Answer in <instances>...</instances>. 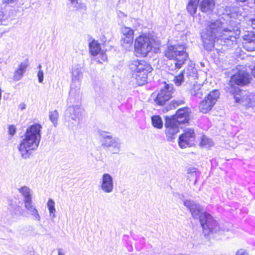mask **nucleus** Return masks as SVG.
Masks as SVG:
<instances>
[{
	"label": "nucleus",
	"mask_w": 255,
	"mask_h": 255,
	"mask_svg": "<svg viewBox=\"0 0 255 255\" xmlns=\"http://www.w3.org/2000/svg\"><path fill=\"white\" fill-rule=\"evenodd\" d=\"M241 9L238 7H227L226 18L207 21L206 28L201 34L203 45L206 50L212 49L217 38L227 44L236 42L240 30L239 22L234 19L241 20Z\"/></svg>",
	"instance_id": "obj_1"
},
{
	"label": "nucleus",
	"mask_w": 255,
	"mask_h": 255,
	"mask_svg": "<svg viewBox=\"0 0 255 255\" xmlns=\"http://www.w3.org/2000/svg\"><path fill=\"white\" fill-rule=\"evenodd\" d=\"M41 126L37 124L27 128L24 137L18 145V151L22 158H28L32 151L38 147L41 138Z\"/></svg>",
	"instance_id": "obj_2"
},
{
	"label": "nucleus",
	"mask_w": 255,
	"mask_h": 255,
	"mask_svg": "<svg viewBox=\"0 0 255 255\" xmlns=\"http://www.w3.org/2000/svg\"><path fill=\"white\" fill-rule=\"evenodd\" d=\"M182 46L174 45L168 46L164 51V56L169 60H172L173 64L169 66L171 71L180 69L188 58V54L184 51Z\"/></svg>",
	"instance_id": "obj_3"
},
{
	"label": "nucleus",
	"mask_w": 255,
	"mask_h": 255,
	"mask_svg": "<svg viewBox=\"0 0 255 255\" xmlns=\"http://www.w3.org/2000/svg\"><path fill=\"white\" fill-rule=\"evenodd\" d=\"M129 67L133 72L138 86H142L147 83L148 74L152 70V68L145 61L136 60L130 62Z\"/></svg>",
	"instance_id": "obj_4"
},
{
	"label": "nucleus",
	"mask_w": 255,
	"mask_h": 255,
	"mask_svg": "<svg viewBox=\"0 0 255 255\" xmlns=\"http://www.w3.org/2000/svg\"><path fill=\"white\" fill-rule=\"evenodd\" d=\"M157 45L152 37L141 35L137 37L135 40L134 50L137 54L145 57L151 50L152 48H156Z\"/></svg>",
	"instance_id": "obj_5"
},
{
	"label": "nucleus",
	"mask_w": 255,
	"mask_h": 255,
	"mask_svg": "<svg viewBox=\"0 0 255 255\" xmlns=\"http://www.w3.org/2000/svg\"><path fill=\"white\" fill-rule=\"evenodd\" d=\"M100 135L102 138V146L107 149L112 154H119L121 151L122 141L117 137H114L107 132L101 131Z\"/></svg>",
	"instance_id": "obj_6"
},
{
	"label": "nucleus",
	"mask_w": 255,
	"mask_h": 255,
	"mask_svg": "<svg viewBox=\"0 0 255 255\" xmlns=\"http://www.w3.org/2000/svg\"><path fill=\"white\" fill-rule=\"evenodd\" d=\"M229 93L234 96L235 102L243 106L250 108L255 106V94H248L242 91L239 87H231Z\"/></svg>",
	"instance_id": "obj_7"
},
{
	"label": "nucleus",
	"mask_w": 255,
	"mask_h": 255,
	"mask_svg": "<svg viewBox=\"0 0 255 255\" xmlns=\"http://www.w3.org/2000/svg\"><path fill=\"white\" fill-rule=\"evenodd\" d=\"M204 222L202 223L201 225L205 235H209L210 233H216L220 232L221 230L223 231H228L230 227V224L227 223L221 227V225L218 224L210 214L205 219Z\"/></svg>",
	"instance_id": "obj_8"
},
{
	"label": "nucleus",
	"mask_w": 255,
	"mask_h": 255,
	"mask_svg": "<svg viewBox=\"0 0 255 255\" xmlns=\"http://www.w3.org/2000/svg\"><path fill=\"white\" fill-rule=\"evenodd\" d=\"M183 204L189 209L194 219H199L200 224L202 223H204V220L208 218L209 214L204 211L199 204L190 200H184Z\"/></svg>",
	"instance_id": "obj_9"
},
{
	"label": "nucleus",
	"mask_w": 255,
	"mask_h": 255,
	"mask_svg": "<svg viewBox=\"0 0 255 255\" xmlns=\"http://www.w3.org/2000/svg\"><path fill=\"white\" fill-rule=\"evenodd\" d=\"M220 93L218 90H213L202 101L199 106L201 112L206 114L210 111L219 98Z\"/></svg>",
	"instance_id": "obj_10"
},
{
	"label": "nucleus",
	"mask_w": 255,
	"mask_h": 255,
	"mask_svg": "<svg viewBox=\"0 0 255 255\" xmlns=\"http://www.w3.org/2000/svg\"><path fill=\"white\" fill-rule=\"evenodd\" d=\"M250 80V75L245 71H240L234 75L231 78L229 86L227 87V92L229 93V89L231 87H238L235 84L239 86H244L249 83Z\"/></svg>",
	"instance_id": "obj_11"
},
{
	"label": "nucleus",
	"mask_w": 255,
	"mask_h": 255,
	"mask_svg": "<svg viewBox=\"0 0 255 255\" xmlns=\"http://www.w3.org/2000/svg\"><path fill=\"white\" fill-rule=\"evenodd\" d=\"M72 81L69 94L71 97H79L80 96V88L79 80L82 77V72L78 68H75L72 71Z\"/></svg>",
	"instance_id": "obj_12"
},
{
	"label": "nucleus",
	"mask_w": 255,
	"mask_h": 255,
	"mask_svg": "<svg viewBox=\"0 0 255 255\" xmlns=\"http://www.w3.org/2000/svg\"><path fill=\"white\" fill-rule=\"evenodd\" d=\"M121 32L122 33L121 39V45L126 49L130 48L133 43V30L130 27L125 26L121 28Z\"/></svg>",
	"instance_id": "obj_13"
},
{
	"label": "nucleus",
	"mask_w": 255,
	"mask_h": 255,
	"mask_svg": "<svg viewBox=\"0 0 255 255\" xmlns=\"http://www.w3.org/2000/svg\"><path fill=\"white\" fill-rule=\"evenodd\" d=\"M165 133L167 140L172 141L176 137L177 133L179 132V124L175 119H167L165 123Z\"/></svg>",
	"instance_id": "obj_14"
},
{
	"label": "nucleus",
	"mask_w": 255,
	"mask_h": 255,
	"mask_svg": "<svg viewBox=\"0 0 255 255\" xmlns=\"http://www.w3.org/2000/svg\"><path fill=\"white\" fill-rule=\"evenodd\" d=\"M83 111V109L79 105L70 106L65 112V120L67 122H70L71 120L75 122L79 121Z\"/></svg>",
	"instance_id": "obj_15"
},
{
	"label": "nucleus",
	"mask_w": 255,
	"mask_h": 255,
	"mask_svg": "<svg viewBox=\"0 0 255 255\" xmlns=\"http://www.w3.org/2000/svg\"><path fill=\"white\" fill-rule=\"evenodd\" d=\"M100 188L105 193L109 194L113 192L114 183L113 177L109 173H104L99 182Z\"/></svg>",
	"instance_id": "obj_16"
},
{
	"label": "nucleus",
	"mask_w": 255,
	"mask_h": 255,
	"mask_svg": "<svg viewBox=\"0 0 255 255\" xmlns=\"http://www.w3.org/2000/svg\"><path fill=\"white\" fill-rule=\"evenodd\" d=\"M194 140V130L192 129H187L185 130L184 133L179 136L178 144L181 148H184L193 145Z\"/></svg>",
	"instance_id": "obj_17"
},
{
	"label": "nucleus",
	"mask_w": 255,
	"mask_h": 255,
	"mask_svg": "<svg viewBox=\"0 0 255 255\" xmlns=\"http://www.w3.org/2000/svg\"><path fill=\"white\" fill-rule=\"evenodd\" d=\"M172 89V88L168 85L165 86L164 88L161 89L157 94L154 100L156 104L161 106L168 101L171 97Z\"/></svg>",
	"instance_id": "obj_18"
},
{
	"label": "nucleus",
	"mask_w": 255,
	"mask_h": 255,
	"mask_svg": "<svg viewBox=\"0 0 255 255\" xmlns=\"http://www.w3.org/2000/svg\"><path fill=\"white\" fill-rule=\"evenodd\" d=\"M243 45L245 49L249 51L255 50V34L250 33L243 36Z\"/></svg>",
	"instance_id": "obj_19"
},
{
	"label": "nucleus",
	"mask_w": 255,
	"mask_h": 255,
	"mask_svg": "<svg viewBox=\"0 0 255 255\" xmlns=\"http://www.w3.org/2000/svg\"><path fill=\"white\" fill-rule=\"evenodd\" d=\"M189 109L188 108H184L179 109L175 116L171 119H175L177 124L184 123L188 121L189 116Z\"/></svg>",
	"instance_id": "obj_20"
},
{
	"label": "nucleus",
	"mask_w": 255,
	"mask_h": 255,
	"mask_svg": "<svg viewBox=\"0 0 255 255\" xmlns=\"http://www.w3.org/2000/svg\"><path fill=\"white\" fill-rule=\"evenodd\" d=\"M18 192L23 197V202L25 205L32 202V190L27 186H23L18 189Z\"/></svg>",
	"instance_id": "obj_21"
},
{
	"label": "nucleus",
	"mask_w": 255,
	"mask_h": 255,
	"mask_svg": "<svg viewBox=\"0 0 255 255\" xmlns=\"http://www.w3.org/2000/svg\"><path fill=\"white\" fill-rule=\"evenodd\" d=\"M28 66V64L27 61L21 62L19 64L18 68L15 70L14 73L13 80L14 81H19L22 78L23 74L26 72Z\"/></svg>",
	"instance_id": "obj_22"
},
{
	"label": "nucleus",
	"mask_w": 255,
	"mask_h": 255,
	"mask_svg": "<svg viewBox=\"0 0 255 255\" xmlns=\"http://www.w3.org/2000/svg\"><path fill=\"white\" fill-rule=\"evenodd\" d=\"M25 208L28 210L32 219L39 222L41 220V216L36 207L32 204V202L24 205Z\"/></svg>",
	"instance_id": "obj_23"
},
{
	"label": "nucleus",
	"mask_w": 255,
	"mask_h": 255,
	"mask_svg": "<svg viewBox=\"0 0 255 255\" xmlns=\"http://www.w3.org/2000/svg\"><path fill=\"white\" fill-rule=\"evenodd\" d=\"M89 49L91 55L94 56L99 54L102 51L100 44L95 40L89 43Z\"/></svg>",
	"instance_id": "obj_24"
},
{
	"label": "nucleus",
	"mask_w": 255,
	"mask_h": 255,
	"mask_svg": "<svg viewBox=\"0 0 255 255\" xmlns=\"http://www.w3.org/2000/svg\"><path fill=\"white\" fill-rule=\"evenodd\" d=\"M214 6L215 2L214 0H202L200 4L201 11L204 12L212 11Z\"/></svg>",
	"instance_id": "obj_25"
},
{
	"label": "nucleus",
	"mask_w": 255,
	"mask_h": 255,
	"mask_svg": "<svg viewBox=\"0 0 255 255\" xmlns=\"http://www.w3.org/2000/svg\"><path fill=\"white\" fill-rule=\"evenodd\" d=\"M202 85L194 84L190 90L191 95L195 98H201L203 96Z\"/></svg>",
	"instance_id": "obj_26"
},
{
	"label": "nucleus",
	"mask_w": 255,
	"mask_h": 255,
	"mask_svg": "<svg viewBox=\"0 0 255 255\" xmlns=\"http://www.w3.org/2000/svg\"><path fill=\"white\" fill-rule=\"evenodd\" d=\"M55 203L52 198H49L47 203V207L49 212V217L52 219L56 217Z\"/></svg>",
	"instance_id": "obj_27"
},
{
	"label": "nucleus",
	"mask_w": 255,
	"mask_h": 255,
	"mask_svg": "<svg viewBox=\"0 0 255 255\" xmlns=\"http://www.w3.org/2000/svg\"><path fill=\"white\" fill-rule=\"evenodd\" d=\"M199 0H190L187 7L188 11L191 14H194L197 10Z\"/></svg>",
	"instance_id": "obj_28"
},
{
	"label": "nucleus",
	"mask_w": 255,
	"mask_h": 255,
	"mask_svg": "<svg viewBox=\"0 0 255 255\" xmlns=\"http://www.w3.org/2000/svg\"><path fill=\"white\" fill-rule=\"evenodd\" d=\"M152 126L157 128H161L163 127L162 121L159 116H153L151 117Z\"/></svg>",
	"instance_id": "obj_29"
},
{
	"label": "nucleus",
	"mask_w": 255,
	"mask_h": 255,
	"mask_svg": "<svg viewBox=\"0 0 255 255\" xmlns=\"http://www.w3.org/2000/svg\"><path fill=\"white\" fill-rule=\"evenodd\" d=\"M200 145L202 147H209L213 145V142L211 139L208 138L204 135L201 137Z\"/></svg>",
	"instance_id": "obj_30"
},
{
	"label": "nucleus",
	"mask_w": 255,
	"mask_h": 255,
	"mask_svg": "<svg viewBox=\"0 0 255 255\" xmlns=\"http://www.w3.org/2000/svg\"><path fill=\"white\" fill-rule=\"evenodd\" d=\"M49 119L55 127H56L58 124L59 114L57 110L51 111L49 114Z\"/></svg>",
	"instance_id": "obj_31"
},
{
	"label": "nucleus",
	"mask_w": 255,
	"mask_h": 255,
	"mask_svg": "<svg viewBox=\"0 0 255 255\" xmlns=\"http://www.w3.org/2000/svg\"><path fill=\"white\" fill-rule=\"evenodd\" d=\"M184 81V72L181 71L178 75L174 77L173 81L174 83L177 86H181Z\"/></svg>",
	"instance_id": "obj_32"
},
{
	"label": "nucleus",
	"mask_w": 255,
	"mask_h": 255,
	"mask_svg": "<svg viewBox=\"0 0 255 255\" xmlns=\"http://www.w3.org/2000/svg\"><path fill=\"white\" fill-rule=\"evenodd\" d=\"M71 4L77 9L81 8L84 10H86V7L84 4L79 3V1L80 0H68Z\"/></svg>",
	"instance_id": "obj_33"
},
{
	"label": "nucleus",
	"mask_w": 255,
	"mask_h": 255,
	"mask_svg": "<svg viewBox=\"0 0 255 255\" xmlns=\"http://www.w3.org/2000/svg\"><path fill=\"white\" fill-rule=\"evenodd\" d=\"M18 0H2L3 3L11 7H14L17 5Z\"/></svg>",
	"instance_id": "obj_34"
},
{
	"label": "nucleus",
	"mask_w": 255,
	"mask_h": 255,
	"mask_svg": "<svg viewBox=\"0 0 255 255\" xmlns=\"http://www.w3.org/2000/svg\"><path fill=\"white\" fill-rule=\"evenodd\" d=\"M7 19V16L4 11L0 9V24H5L6 20Z\"/></svg>",
	"instance_id": "obj_35"
},
{
	"label": "nucleus",
	"mask_w": 255,
	"mask_h": 255,
	"mask_svg": "<svg viewBox=\"0 0 255 255\" xmlns=\"http://www.w3.org/2000/svg\"><path fill=\"white\" fill-rule=\"evenodd\" d=\"M184 104V101L178 100H173L172 101L170 106L171 108H175L177 106L183 104Z\"/></svg>",
	"instance_id": "obj_36"
},
{
	"label": "nucleus",
	"mask_w": 255,
	"mask_h": 255,
	"mask_svg": "<svg viewBox=\"0 0 255 255\" xmlns=\"http://www.w3.org/2000/svg\"><path fill=\"white\" fill-rule=\"evenodd\" d=\"M197 169L194 167H190L187 170V173L188 175H193V177H196Z\"/></svg>",
	"instance_id": "obj_37"
},
{
	"label": "nucleus",
	"mask_w": 255,
	"mask_h": 255,
	"mask_svg": "<svg viewBox=\"0 0 255 255\" xmlns=\"http://www.w3.org/2000/svg\"><path fill=\"white\" fill-rule=\"evenodd\" d=\"M37 77L38 78V82L42 83L43 81L44 74L42 70H39L37 73Z\"/></svg>",
	"instance_id": "obj_38"
},
{
	"label": "nucleus",
	"mask_w": 255,
	"mask_h": 255,
	"mask_svg": "<svg viewBox=\"0 0 255 255\" xmlns=\"http://www.w3.org/2000/svg\"><path fill=\"white\" fill-rule=\"evenodd\" d=\"M248 25L255 30V15L249 20Z\"/></svg>",
	"instance_id": "obj_39"
},
{
	"label": "nucleus",
	"mask_w": 255,
	"mask_h": 255,
	"mask_svg": "<svg viewBox=\"0 0 255 255\" xmlns=\"http://www.w3.org/2000/svg\"><path fill=\"white\" fill-rule=\"evenodd\" d=\"M191 71V74L187 73L188 76L189 77H193V78H195L196 77V74H197V71L196 69H194L193 68H191V69L189 70V71Z\"/></svg>",
	"instance_id": "obj_40"
},
{
	"label": "nucleus",
	"mask_w": 255,
	"mask_h": 255,
	"mask_svg": "<svg viewBox=\"0 0 255 255\" xmlns=\"http://www.w3.org/2000/svg\"><path fill=\"white\" fill-rule=\"evenodd\" d=\"M16 132V128L14 126H10L8 128V133L11 135H13Z\"/></svg>",
	"instance_id": "obj_41"
},
{
	"label": "nucleus",
	"mask_w": 255,
	"mask_h": 255,
	"mask_svg": "<svg viewBox=\"0 0 255 255\" xmlns=\"http://www.w3.org/2000/svg\"><path fill=\"white\" fill-rule=\"evenodd\" d=\"M99 54H100L101 59L102 61L105 62L107 61V56L105 54L103 51H101Z\"/></svg>",
	"instance_id": "obj_42"
},
{
	"label": "nucleus",
	"mask_w": 255,
	"mask_h": 255,
	"mask_svg": "<svg viewBox=\"0 0 255 255\" xmlns=\"http://www.w3.org/2000/svg\"><path fill=\"white\" fill-rule=\"evenodd\" d=\"M236 255H248V254L245 250L240 249L237 252Z\"/></svg>",
	"instance_id": "obj_43"
},
{
	"label": "nucleus",
	"mask_w": 255,
	"mask_h": 255,
	"mask_svg": "<svg viewBox=\"0 0 255 255\" xmlns=\"http://www.w3.org/2000/svg\"><path fill=\"white\" fill-rule=\"evenodd\" d=\"M58 255H65V253L63 250L61 248H59L57 249Z\"/></svg>",
	"instance_id": "obj_44"
},
{
	"label": "nucleus",
	"mask_w": 255,
	"mask_h": 255,
	"mask_svg": "<svg viewBox=\"0 0 255 255\" xmlns=\"http://www.w3.org/2000/svg\"><path fill=\"white\" fill-rule=\"evenodd\" d=\"M187 178L190 180H193L194 179H196V177H193V175H188V174H187Z\"/></svg>",
	"instance_id": "obj_45"
},
{
	"label": "nucleus",
	"mask_w": 255,
	"mask_h": 255,
	"mask_svg": "<svg viewBox=\"0 0 255 255\" xmlns=\"http://www.w3.org/2000/svg\"><path fill=\"white\" fill-rule=\"evenodd\" d=\"M252 74L254 75V76L255 78V66L254 67V69L252 70Z\"/></svg>",
	"instance_id": "obj_46"
},
{
	"label": "nucleus",
	"mask_w": 255,
	"mask_h": 255,
	"mask_svg": "<svg viewBox=\"0 0 255 255\" xmlns=\"http://www.w3.org/2000/svg\"><path fill=\"white\" fill-rule=\"evenodd\" d=\"M41 67H42L41 65L40 64H39L38 66V68L39 69V70H41Z\"/></svg>",
	"instance_id": "obj_47"
},
{
	"label": "nucleus",
	"mask_w": 255,
	"mask_h": 255,
	"mask_svg": "<svg viewBox=\"0 0 255 255\" xmlns=\"http://www.w3.org/2000/svg\"><path fill=\"white\" fill-rule=\"evenodd\" d=\"M24 108H25V107H24V106H21V110H23V109H24Z\"/></svg>",
	"instance_id": "obj_48"
},
{
	"label": "nucleus",
	"mask_w": 255,
	"mask_h": 255,
	"mask_svg": "<svg viewBox=\"0 0 255 255\" xmlns=\"http://www.w3.org/2000/svg\"><path fill=\"white\" fill-rule=\"evenodd\" d=\"M98 62H99V63H102V61H100V60H99V61H98Z\"/></svg>",
	"instance_id": "obj_49"
}]
</instances>
